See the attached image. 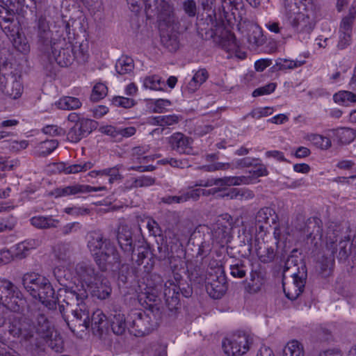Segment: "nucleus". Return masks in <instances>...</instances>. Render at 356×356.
<instances>
[{"instance_id": "nucleus-1", "label": "nucleus", "mask_w": 356, "mask_h": 356, "mask_svg": "<svg viewBox=\"0 0 356 356\" xmlns=\"http://www.w3.org/2000/svg\"><path fill=\"white\" fill-rule=\"evenodd\" d=\"M38 38L41 62L49 75L55 74L57 65L67 67L72 63L74 60L72 43L57 33L54 35L43 17L38 19Z\"/></svg>"}, {"instance_id": "nucleus-2", "label": "nucleus", "mask_w": 356, "mask_h": 356, "mask_svg": "<svg viewBox=\"0 0 356 356\" xmlns=\"http://www.w3.org/2000/svg\"><path fill=\"white\" fill-rule=\"evenodd\" d=\"M88 298V292L83 289L72 290L67 293L66 298L72 302H67L66 311L62 310L63 306L60 307L65 321L69 328L75 332L76 330L83 332L90 326L95 334L101 335L106 327V317L102 311L97 309L93 312L90 318L88 310L84 303ZM63 310L65 309L63 308Z\"/></svg>"}, {"instance_id": "nucleus-3", "label": "nucleus", "mask_w": 356, "mask_h": 356, "mask_svg": "<svg viewBox=\"0 0 356 356\" xmlns=\"http://www.w3.org/2000/svg\"><path fill=\"white\" fill-rule=\"evenodd\" d=\"M8 331L13 337L38 348L42 341L52 337L54 327L44 314H38L34 322L26 316L10 318Z\"/></svg>"}, {"instance_id": "nucleus-4", "label": "nucleus", "mask_w": 356, "mask_h": 356, "mask_svg": "<svg viewBox=\"0 0 356 356\" xmlns=\"http://www.w3.org/2000/svg\"><path fill=\"white\" fill-rule=\"evenodd\" d=\"M88 248L102 271H105L109 265L113 266L120 262V255L113 243L104 238L99 232L90 233Z\"/></svg>"}, {"instance_id": "nucleus-5", "label": "nucleus", "mask_w": 356, "mask_h": 356, "mask_svg": "<svg viewBox=\"0 0 356 356\" xmlns=\"http://www.w3.org/2000/svg\"><path fill=\"white\" fill-rule=\"evenodd\" d=\"M22 284L33 298L38 299L45 307H55L54 290L46 277L35 273H26L22 277Z\"/></svg>"}, {"instance_id": "nucleus-6", "label": "nucleus", "mask_w": 356, "mask_h": 356, "mask_svg": "<svg viewBox=\"0 0 356 356\" xmlns=\"http://www.w3.org/2000/svg\"><path fill=\"white\" fill-rule=\"evenodd\" d=\"M26 306V300L19 288L10 280L0 277V307L22 313Z\"/></svg>"}, {"instance_id": "nucleus-7", "label": "nucleus", "mask_w": 356, "mask_h": 356, "mask_svg": "<svg viewBox=\"0 0 356 356\" xmlns=\"http://www.w3.org/2000/svg\"><path fill=\"white\" fill-rule=\"evenodd\" d=\"M159 325V318L152 311H134L129 316L128 330L136 337L149 334Z\"/></svg>"}, {"instance_id": "nucleus-8", "label": "nucleus", "mask_w": 356, "mask_h": 356, "mask_svg": "<svg viewBox=\"0 0 356 356\" xmlns=\"http://www.w3.org/2000/svg\"><path fill=\"white\" fill-rule=\"evenodd\" d=\"M340 227L330 225L327 231L326 246L332 254L338 252L337 257L341 261H346L351 252L352 243L348 236H340Z\"/></svg>"}, {"instance_id": "nucleus-9", "label": "nucleus", "mask_w": 356, "mask_h": 356, "mask_svg": "<svg viewBox=\"0 0 356 356\" xmlns=\"http://www.w3.org/2000/svg\"><path fill=\"white\" fill-rule=\"evenodd\" d=\"M206 20L209 21L207 23L208 25H210L209 31L206 33L209 38H214L216 40L218 39L221 47L228 51L237 49L238 44L235 35L232 33L225 30L220 22L213 19L211 14L208 15Z\"/></svg>"}, {"instance_id": "nucleus-10", "label": "nucleus", "mask_w": 356, "mask_h": 356, "mask_svg": "<svg viewBox=\"0 0 356 356\" xmlns=\"http://www.w3.org/2000/svg\"><path fill=\"white\" fill-rule=\"evenodd\" d=\"M252 337L244 332H238L226 337L222 341V348L229 356L245 354L252 343Z\"/></svg>"}, {"instance_id": "nucleus-11", "label": "nucleus", "mask_w": 356, "mask_h": 356, "mask_svg": "<svg viewBox=\"0 0 356 356\" xmlns=\"http://www.w3.org/2000/svg\"><path fill=\"white\" fill-rule=\"evenodd\" d=\"M315 5L310 10L298 11L290 19V24L303 39L308 38L316 26Z\"/></svg>"}, {"instance_id": "nucleus-12", "label": "nucleus", "mask_w": 356, "mask_h": 356, "mask_svg": "<svg viewBox=\"0 0 356 356\" xmlns=\"http://www.w3.org/2000/svg\"><path fill=\"white\" fill-rule=\"evenodd\" d=\"M234 225L233 218L229 213L218 216L210 226L212 240L218 244L228 241Z\"/></svg>"}, {"instance_id": "nucleus-13", "label": "nucleus", "mask_w": 356, "mask_h": 356, "mask_svg": "<svg viewBox=\"0 0 356 356\" xmlns=\"http://www.w3.org/2000/svg\"><path fill=\"white\" fill-rule=\"evenodd\" d=\"M152 3H153L152 7H154L157 16L159 27L170 28L178 24V19L172 3L166 0H152Z\"/></svg>"}, {"instance_id": "nucleus-14", "label": "nucleus", "mask_w": 356, "mask_h": 356, "mask_svg": "<svg viewBox=\"0 0 356 356\" xmlns=\"http://www.w3.org/2000/svg\"><path fill=\"white\" fill-rule=\"evenodd\" d=\"M74 270L76 277L81 283V288L79 289L78 286H76L75 289H74L72 287L70 290L65 291L66 293L72 290H76L78 291L79 289H82L87 291L84 286H86L87 289H88L90 285H92L95 281H98V279H99V277L103 275L96 270L93 264L86 261H81L78 263L75 266ZM66 296L67 294L65 296Z\"/></svg>"}, {"instance_id": "nucleus-15", "label": "nucleus", "mask_w": 356, "mask_h": 356, "mask_svg": "<svg viewBox=\"0 0 356 356\" xmlns=\"http://www.w3.org/2000/svg\"><path fill=\"white\" fill-rule=\"evenodd\" d=\"M293 283L286 286L283 284V289L285 296L290 300H293L298 298L302 293L307 277V269L305 264H302L300 267L298 268V271L292 272Z\"/></svg>"}, {"instance_id": "nucleus-16", "label": "nucleus", "mask_w": 356, "mask_h": 356, "mask_svg": "<svg viewBox=\"0 0 356 356\" xmlns=\"http://www.w3.org/2000/svg\"><path fill=\"white\" fill-rule=\"evenodd\" d=\"M22 1L19 3L20 4ZM0 6V26L7 35H13L17 33L19 22L15 12V4Z\"/></svg>"}, {"instance_id": "nucleus-17", "label": "nucleus", "mask_w": 356, "mask_h": 356, "mask_svg": "<svg viewBox=\"0 0 356 356\" xmlns=\"http://www.w3.org/2000/svg\"><path fill=\"white\" fill-rule=\"evenodd\" d=\"M1 92L10 99L20 98L24 92V85L21 76L12 74L6 77L3 75Z\"/></svg>"}, {"instance_id": "nucleus-18", "label": "nucleus", "mask_w": 356, "mask_h": 356, "mask_svg": "<svg viewBox=\"0 0 356 356\" xmlns=\"http://www.w3.org/2000/svg\"><path fill=\"white\" fill-rule=\"evenodd\" d=\"M95 122L88 119L83 120L77 124H74L67 134V139L72 143H77L83 138L88 136L95 128Z\"/></svg>"}, {"instance_id": "nucleus-19", "label": "nucleus", "mask_w": 356, "mask_h": 356, "mask_svg": "<svg viewBox=\"0 0 356 356\" xmlns=\"http://www.w3.org/2000/svg\"><path fill=\"white\" fill-rule=\"evenodd\" d=\"M192 143L191 138L180 132L175 133L168 138V143L170 147L179 154H191Z\"/></svg>"}, {"instance_id": "nucleus-20", "label": "nucleus", "mask_w": 356, "mask_h": 356, "mask_svg": "<svg viewBox=\"0 0 356 356\" xmlns=\"http://www.w3.org/2000/svg\"><path fill=\"white\" fill-rule=\"evenodd\" d=\"M106 190V188L105 186L93 187L89 185L74 184L72 186H65L63 188H58L54 191V195H55L56 197H59L68 195H73L78 193L97 192Z\"/></svg>"}, {"instance_id": "nucleus-21", "label": "nucleus", "mask_w": 356, "mask_h": 356, "mask_svg": "<svg viewBox=\"0 0 356 356\" xmlns=\"http://www.w3.org/2000/svg\"><path fill=\"white\" fill-rule=\"evenodd\" d=\"M175 26H173L170 28H166V26L159 27L161 42L165 48L171 52L176 51L179 47V41Z\"/></svg>"}, {"instance_id": "nucleus-22", "label": "nucleus", "mask_w": 356, "mask_h": 356, "mask_svg": "<svg viewBox=\"0 0 356 356\" xmlns=\"http://www.w3.org/2000/svg\"><path fill=\"white\" fill-rule=\"evenodd\" d=\"M117 239L121 249L127 253L132 254L135 245L133 243L132 232L127 225H121L118 228Z\"/></svg>"}, {"instance_id": "nucleus-23", "label": "nucleus", "mask_w": 356, "mask_h": 356, "mask_svg": "<svg viewBox=\"0 0 356 356\" xmlns=\"http://www.w3.org/2000/svg\"><path fill=\"white\" fill-rule=\"evenodd\" d=\"M98 280L88 289L93 297L99 300H105L110 296L112 289L104 276L102 275Z\"/></svg>"}, {"instance_id": "nucleus-24", "label": "nucleus", "mask_w": 356, "mask_h": 356, "mask_svg": "<svg viewBox=\"0 0 356 356\" xmlns=\"http://www.w3.org/2000/svg\"><path fill=\"white\" fill-rule=\"evenodd\" d=\"M282 4L284 10V13L287 15L296 14L300 10H310L314 4L313 0H281Z\"/></svg>"}, {"instance_id": "nucleus-25", "label": "nucleus", "mask_w": 356, "mask_h": 356, "mask_svg": "<svg viewBox=\"0 0 356 356\" xmlns=\"http://www.w3.org/2000/svg\"><path fill=\"white\" fill-rule=\"evenodd\" d=\"M180 288L174 281L169 280L164 284L163 296L166 304L172 308L175 307L179 302Z\"/></svg>"}, {"instance_id": "nucleus-26", "label": "nucleus", "mask_w": 356, "mask_h": 356, "mask_svg": "<svg viewBox=\"0 0 356 356\" xmlns=\"http://www.w3.org/2000/svg\"><path fill=\"white\" fill-rule=\"evenodd\" d=\"M206 289L209 296L212 298H220L227 291L225 279L223 277H220L213 280L207 284Z\"/></svg>"}, {"instance_id": "nucleus-27", "label": "nucleus", "mask_w": 356, "mask_h": 356, "mask_svg": "<svg viewBox=\"0 0 356 356\" xmlns=\"http://www.w3.org/2000/svg\"><path fill=\"white\" fill-rule=\"evenodd\" d=\"M249 48L256 49L265 42L262 30L257 24H250L248 33Z\"/></svg>"}, {"instance_id": "nucleus-28", "label": "nucleus", "mask_w": 356, "mask_h": 356, "mask_svg": "<svg viewBox=\"0 0 356 356\" xmlns=\"http://www.w3.org/2000/svg\"><path fill=\"white\" fill-rule=\"evenodd\" d=\"M109 321L113 332L117 335L124 334L128 328L124 314L120 311L114 310L110 315Z\"/></svg>"}, {"instance_id": "nucleus-29", "label": "nucleus", "mask_w": 356, "mask_h": 356, "mask_svg": "<svg viewBox=\"0 0 356 356\" xmlns=\"http://www.w3.org/2000/svg\"><path fill=\"white\" fill-rule=\"evenodd\" d=\"M229 200H238L241 201H249L254 197V192L246 188H232L227 193L221 195Z\"/></svg>"}, {"instance_id": "nucleus-30", "label": "nucleus", "mask_w": 356, "mask_h": 356, "mask_svg": "<svg viewBox=\"0 0 356 356\" xmlns=\"http://www.w3.org/2000/svg\"><path fill=\"white\" fill-rule=\"evenodd\" d=\"M305 232L308 238L315 239L317 237L321 238L323 236L321 220L316 217L309 218L306 222Z\"/></svg>"}, {"instance_id": "nucleus-31", "label": "nucleus", "mask_w": 356, "mask_h": 356, "mask_svg": "<svg viewBox=\"0 0 356 356\" xmlns=\"http://www.w3.org/2000/svg\"><path fill=\"white\" fill-rule=\"evenodd\" d=\"M121 165H118L112 168H108L100 170H92L90 172L89 175L92 177L97 176H108L109 177L108 182L110 184H113L116 181H121L123 179L122 175L120 173Z\"/></svg>"}, {"instance_id": "nucleus-32", "label": "nucleus", "mask_w": 356, "mask_h": 356, "mask_svg": "<svg viewBox=\"0 0 356 356\" xmlns=\"http://www.w3.org/2000/svg\"><path fill=\"white\" fill-rule=\"evenodd\" d=\"M33 226L38 229H50L57 227L59 220L54 218L51 216H36L30 219Z\"/></svg>"}, {"instance_id": "nucleus-33", "label": "nucleus", "mask_w": 356, "mask_h": 356, "mask_svg": "<svg viewBox=\"0 0 356 356\" xmlns=\"http://www.w3.org/2000/svg\"><path fill=\"white\" fill-rule=\"evenodd\" d=\"M355 18L356 1H354L348 10V15L341 19L339 31L352 33L353 25Z\"/></svg>"}, {"instance_id": "nucleus-34", "label": "nucleus", "mask_w": 356, "mask_h": 356, "mask_svg": "<svg viewBox=\"0 0 356 356\" xmlns=\"http://www.w3.org/2000/svg\"><path fill=\"white\" fill-rule=\"evenodd\" d=\"M275 215L273 209L268 207L260 209L255 215V224L258 226L259 230H264V224H268L270 217Z\"/></svg>"}, {"instance_id": "nucleus-35", "label": "nucleus", "mask_w": 356, "mask_h": 356, "mask_svg": "<svg viewBox=\"0 0 356 356\" xmlns=\"http://www.w3.org/2000/svg\"><path fill=\"white\" fill-rule=\"evenodd\" d=\"M149 146L147 145H139L134 147L131 149V157L134 162L139 163H147L149 161H152L154 158L151 156H145V154L149 152Z\"/></svg>"}, {"instance_id": "nucleus-36", "label": "nucleus", "mask_w": 356, "mask_h": 356, "mask_svg": "<svg viewBox=\"0 0 356 356\" xmlns=\"http://www.w3.org/2000/svg\"><path fill=\"white\" fill-rule=\"evenodd\" d=\"M257 254L259 260L264 264L272 262L275 257L274 248L265 243L259 245Z\"/></svg>"}, {"instance_id": "nucleus-37", "label": "nucleus", "mask_w": 356, "mask_h": 356, "mask_svg": "<svg viewBox=\"0 0 356 356\" xmlns=\"http://www.w3.org/2000/svg\"><path fill=\"white\" fill-rule=\"evenodd\" d=\"M283 356H305L302 344L298 340H291L283 350Z\"/></svg>"}, {"instance_id": "nucleus-38", "label": "nucleus", "mask_w": 356, "mask_h": 356, "mask_svg": "<svg viewBox=\"0 0 356 356\" xmlns=\"http://www.w3.org/2000/svg\"><path fill=\"white\" fill-rule=\"evenodd\" d=\"M134 68V60L129 56H122L115 64V70L120 75L126 74L132 72Z\"/></svg>"}, {"instance_id": "nucleus-39", "label": "nucleus", "mask_w": 356, "mask_h": 356, "mask_svg": "<svg viewBox=\"0 0 356 356\" xmlns=\"http://www.w3.org/2000/svg\"><path fill=\"white\" fill-rule=\"evenodd\" d=\"M72 249L70 243H59L54 249V256L60 261L66 262L70 260Z\"/></svg>"}, {"instance_id": "nucleus-40", "label": "nucleus", "mask_w": 356, "mask_h": 356, "mask_svg": "<svg viewBox=\"0 0 356 356\" xmlns=\"http://www.w3.org/2000/svg\"><path fill=\"white\" fill-rule=\"evenodd\" d=\"M307 140L311 142L318 148L327 149L331 146V140L329 138L323 136L319 134H311L305 138Z\"/></svg>"}, {"instance_id": "nucleus-41", "label": "nucleus", "mask_w": 356, "mask_h": 356, "mask_svg": "<svg viewBox=\"0 0 356 356\" xmlns=\"http://www.w3.org/2000/svg\"><path fill=\"white\" fill-rule=\"evenodd\" d=\"M8 36L13 38V44L18 51L23 54H26L29 51L30 47L27 39L19 32V27H17V33L13 35Z\"/></svg>"}, {"instance_id": "nucleus-42", "label": "nucleus", "mask_w": 356, "mask_h": 356, "mask_svg": "<svg viewBox=\"0 0 356 356\" xmlns=\"http://www.w3.org/2000/svg\"><path fill=\"white\" fill-rule=\"evenodd\" d=\"M165 83L161 78L157 75L146 76L143 80V86L154 90H163Z\"/></svg>"}, {"instance_id": "nucleus-43", "label": "nucleus", "mask_w": 356, "mask_h": 356, "mask_svg": "<svg viewBox=\"0 0 356 356\" xmlns=\"http://www.w3.org/2000/svg\"><path fill=\"white\" fill-rule=\"evenodd\" d=\"M56 104L60 109L73 110L80 108L81 102L76 97H64L60 99Z\"/></svg>"}, {"instance_id": "nucleus-44", "label": "nucleus", "mask_w": 356, "mask_h": 356, "mask_svg": "<svg viewBox=\"0 0 356 356\" xmlns=\"http://www.w3.org/2000/svg\"><path fill=\"white\" fill-rule=\"evenodd\" d=\"M333 99L336 103L348 106L350 102H356V94L346 90L340 91L334 95Z\"/></svg>"}, {"instance_id": "nucleus-45", "label": "nucleus", "mask_w": 356, "mask_h": 356, "mask_svg": "<svg viewBox=\"0 0 356 356\" xmlns=\"http://www.w3.org/2000/svg\"><path fill=\"white\" fill-rule=\"evenodd\" d=\"M58 145L56 140H47L41 142L38 145V155L46 156L50 154Z\"/></svg>"}, {"instance_id": "nucleus-46", "label": "nucleus", "mask_w": 356, "mask_h": 356, "mask_svg": "<svg viewBox=\"0 0 356 356\" xmlns=\"http://www.w3.org/2000/svg\"><path fill=\"white\" fill-rule=\"evenodd\" d=\"M305 63V60H289L286 58H279L276 61V65L280 70H293L302 66Z\"/></svg>"}, {"instance_id": "nucleus-47", "label": "nucleus", "mask_w": 356, "mask_h": 356, "mask_svg": "<svg viewBox=\"0 0 356 356\" xmlns=\"http://www.w3.org/2000/svg\"><path fill=\"white\" fill-rule=\"evenodd\" d=\"M143 356H166V346L160 343L150 345L144 350Z\"/></svg>"}, {"instance_id": "nucleus-48", "label": "nucleus", "mask_w": 356, "mask_h": 356, "mask_svg": "<svg viewBox=\"0 0 356 356\" xmlns=\"http://www.w3.org/2000/svg\"><path fill=\"white\" fill-rule=\"evenodd\" d=\"M93 163L90 161L70 165L64 167L63 171L65 174H75L81 172H86L92 168Z\"/></svg>"}, {"instance_id": "nucleus-49", "label": "nucleus", "mask_w": 356, "mask_h": 356, "mask_svg": "<svg viewBox=\"0 0 356 356\" xmlns=\"http://www.w3.org/2000/svg\"><path fill=\"white\" fill-rule=\"evenodd\" d=\"M229 269L230 274L234 277L243 278L246 275L245 266L241 260L235 261L230 265Z\"/></svg>"}, {"instance_id": "nucleus-50", "label": "nucleus", "mask_w": 356, "mask_h": 356, "mask_svg": "<svg viewBox=\"0 0 356 356\" xmlns=\"http://www.w3.org/2000/svg\"><path fill=\"white\" fill-rule=\"evenodd\" d=\"M107 87L103 83H97L92 89L90 99L93 102H98L107 95Z\"/></svg>"}, {"instance_id": "nucleus-51", "label": "nucleus", "mask_w": 356, "mask_h": 356, "mask_svg": "<svg viewBox=\"0 0 356 356\" xmlns=\"http://www.w3.org/2000/svg\"><path fill=\"white\" fill-rule=\"evenodd\" d=\"M181 7L188 17H194L196 16L198 7L195 0H184L181 3Z\"/></svg>"}, {"instance_id": "nucleus-52", "label": "nucleus", "mask_w": 356, "mask_h": 356, "mask_svg": "<svg viewBox=\"0 0 356 356\" xmlns=\"http://www.w3.org/2000/svg\"><path fill=\"white\" fill-rule=\"evenodd\" d=\"M251 278L248 287L250 293H257L261 289L263 281L259 274H251Z\"/></svg>"}, {"instance_id": "nucleus-53", "label": "nucleus", "mask_w": 356, "mask_h": 356, "mask_svg": "<svg viewBox=\"0 0 356 356\" xmlns=\"http://www.w3.org/2000/svg\"><path fill=\"white\" fill-rule=\"evenodd\" d=\"M352 33L339 31V41L337 45V49L343 50L347 48L351 44Z\"/></svg>"}, {"instance_id": "nucleus-54", "label": "nucleus", "mask_w": 356, "mask_h": 356, "mask_svg": "<svg viewBox=\"0 0 356 356\" xmlns=\"http://www.w3.org/2000/svg\"><path fill=\"white\" fill-rule=\"evenodd\" d=\"M128 4L130 6V9L134 12H138L143 4L145 5V8L149 9L152 8V0H127Z\"/></svg>"}, {"instance_id": "nucleus-55", "label": "nucleus", "mask_w": 356, "mask_h": 356, "mask_svg": "<svg viewBox=\"0 0 356 356\" xmlns=\"http://www.w3.org/2000/svg\"><path fill=\"white\" fill-rule=\"evenodd\" d=\"M16 223V219L13 216L1 219L0 220V232L12 231L15 228Z\"/></svg>"}, {"instance_id": "nucleus-56", "label": "nucleus", "mask_w": 356, "mask_h": 356, "mask_svg": "<svg viewBox=\"0 0 356 356\" xmlns=\"http://www.w3.org/2000/svg\"><path fill=\"white\" fill-rule=\"evenodd\" d=\"M276 88V83H270L264 86L255 89L252 92L253 97H258L261 95H269L275 91Z\"/></svg>"}, {"instance_id": "nucleus-57", "label": "nucleus", "mask_w": 356, "mask_h": 356, "mask_svg": "<svg viewBox=\"0 0 356 356\" xmlns=\"http://www.w3.org/2000/svg\"><path fill=\"white\" fill-rule=\"evenodd\" d=\"M29 250L27 248V246L25 245L24 243L21 242L15 246L14 252H12V253L13 254V259L17 258L22 259L25 258L29 254Z\"/></svg>"}, {"instance_id": "nucleus-58", "label": "nucleus", "mask_w": 356, "mask_h": 356, "mask_svg": "<svg viewBox=\"0 0 356 356\" xmlns=\"http://www.w3.org/2000/svg\"><path fill=\"white\" fill-rule=\"evenodd\" d=\"M341 143L348 144L352 142L355 138V132L353 129L343 128L339 134Z\"/></svg>"}, {"instance_id": "nucleus-59", "label": "nucleus", "mask_w": 356, "mask_h": 356, "mask_svg": "<svg viewBox=\"0 0 356 356\" xmlns=\"http://www.w3.org/2000/svg\"><path fill=\"white\" fill-rule=\"evenodd\" d=\"M222 8L224 11L225 9L233 10L234 9L238 10L243 6V0H220Z\"/></svg>"}, {"instance_id": "nucleus-60", "label": "nucleus", "mask_w": 356, "mask_h": 356, "mask_svg": "<svg viewBox=\"0 0 356 356\" xmlns=\"http://www.w3.org/2000/svg\"><path fill=\"white\" fill-rule=\"evenodd\" d=\"M113 104L127 108H131L134 105V100L133 99L124 97H115L113 99Z\"/></svg>"}, {"instance_id": "nucleus-61", "label": "nucleus", "mask_w": 356, "mask_h": 356, "mask_svg": "<svg viewBox=\"0 0 356 356\" xmlns=\"http://www.w3.org/2000/svg\"><path fill=\"white\" fill-rule=\"evenodd\" d=\"M42 131L45 134L51 136H63L65 134V130L64 129L54 124L45 126L43 127Z\"/></svg>"}, {"instance_id": "nucleus-62", "label": "nucleus", "mask_w": 356, "mask_h": 356, "mask_svg": "<svg viewBox=\"0 0 356 356\" xmlns=\"http://www.w3.org/2000/svg\"><path fill=\"white\" fill-rule=\"evenodd\" d=\"M156 179L149 176L142 175L136 177V186L138 188L149 187L155 184Z\"/></svg>"}, {"instance_id": "nucleus-63", "label": "nucleus", "mask_w": 356, "mask_h": 356, "mask_svg": "<svg viewBox=\"0 0 356 356\" xmlns=\"http://www.w3.org/2000/svg\"><path fill=\"white\" fill-rule=\"evenodd\" d=\"M159 120H161V127L171 126L177 124L180 118L177 115H160Z\"/></svg>"}, {"instance_id": "nucleus-64", "label": "nucleus", "mask_w": 356, "mask_h": 356, "mask_svg": "<svg viewBox=\"0 0 356 356\" xmlns=\"http://www.w3.org/2000/svg\"><path fill=\"white\" fill-rule=\"evenodd\" d=\"M99 131L106 135L110 136L113 138L119 140V129L111 126V125H106L101 127L99 128Z\"/></svg>"}]
</instances>
